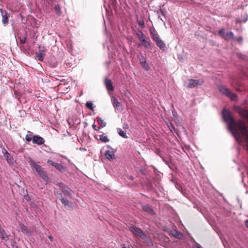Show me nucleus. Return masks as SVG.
I'll use <instances>...</instances> for the list:
<instances>
[{"label":"nucleus","mask_w":248,"mask_h":248,"mask_svg":"<svg viewBox=\"0 0 248 248\" xmlns=\"http://www.w3.org/2000/svg\"><path fill=\"white\" fill-rule=\"evenodd\" d=\"M105 157L109 160L115 159V155L112 151H107L105 153Z\"/></svg>","instance_id":"14"},{"label":"nucleus","mask_w":248,"mask_h":248,"mask_svg":"<svg viewBox=\"0 0 248 248\" xmlns=\"http://www.w3.org/2000/svg\"><path fill=\"white\" fill-rule=\"evenodd\" d=\"M168 126L171 132L175 131V127L172 123H170Z\"/></svg>","instance_id":"34"},{"label":"nucleus","mask_w":248,"mask_h":248,"mask_svg":"<svg viewBox=\"0 0 248 248\" xmlns=\"http://www.w3.org/2000/svg\"><path fill=\"white\" fill-rule=\"evenodd\" d=\"M130 179H131V180H133V179H134V177H133V176H131L130 177Z\"/></svg>","instance_id":"45"},{"label":"nucleus","mask_w":248,"mask_h":248,"mask_svg":"<svg viewBox=\"0 0 248 248\" xmlns=\"http://www.w3.org/2000/svg\"><path fill=\"white\" fill-rule=\"evenodd\" d=\"M47 163L48 164H50V165H51L53 166H54L56 163L55 162L52 161V160H49V159L47 160Z\"/></svg>","instance_id":"39"},{"label":"nucleus","mask_w":248,"mask_h":248,"mask_svg":"<svg viewBox=\"0 0 248 248\" xmlns=\"http://www.w3.org/2000/svg\"><path fill=\"white\" fill-rule=\"evenodd\" d=\"M0 12L1 13V15L2 17V23L5 25L8 23V14L6 11H5L4 14L3 13V10L2 9H0Z\"/></svg>","instance_id":"12"},{"label":"nucleus","mask_w":248,"mask_h":248,"mask_svg":"<svg viewBox=\"0 0 248 248\" xmlns=\"http://www.w3.org/2000/svg\"><path fill=\"white\" fill-rule=\"evenodd\" d=\"M97 121L99 124H100V126L101 128L106 126V123L104 122L100 117H97Z\"/></svg>","instance_id":"27"},{"label":"nucleus","mask_w":248,"mask_h":248,"mask_svg":"<svg viewBox=\"0 0 248 248\" xmlns=\"http://www.w3.org/2000/svg\"><path fill=\"white\" fill-rule=\"evenodd\" d=\"M105 86L108 91H112L114 90V87L112 85L111 81L109 79H105Z\"/></svg>","instance_id":"13"},{"label":"nucleus","mask_w":248,"mask_h":248,"mask_svg":"<svg viewBox=\"0 0 248 248\" xmlns=\"http://www.w3.org/2000/svg\"><path fill=\"white\" fill-rule=\"evenodd\" d=\"M15 94L16 95V98H17L18 100H19V95L18 93H17V91H15Z\"/></svg>","instance_id":"41"},{"label":"nucleus","mask_w":248,"mask_h":248,"mask_svg":"<svg viewBox=\"0 0 248 248\" xmlns=\"http://www.w3.org/2000/svg\"><path fill=\"white\" fill-rule=\"evenodd\" d=\"M36 57L38 61H42L45 56L44 48L39 46V53H36Z\"/></svg>","instance_id":"11"},{"label":"nucleus","mask_w":248,"mask_h":248,"mask_svg":"<svg viewBox=\"0 0 248 248\" xmlns=\"http://www.w3.org/2000/svg\"><path fill=\"white\" fill-rule=\"evenodd\" d=\"M202 83L203 81L202 80H195L193 79H189L187 87L189 88H193L198 86H200Z\"/></svg>","instance_id":"5"},{"label":"nucleus","mask_w":248,"mask_h":248,"mask_svg":"<svg viewBox=\"0 0 248 248\" xmlns=\"http://www.w3.org/2000/svg\"><path fill=\"white\" fill-rule=\"evenodd\" d=\"M93 128L94 130L98 131L99 130V129L101 128L100 126L98 127L96 125H95L94 124H93L92 125Z\"/></svg>","instance_id":"37"},{"label":"nucleus","mask_w":248,"mask_h":248,"mask_svg":"<svg viewBox=\"0 0 248 248\" xmlns=\"http://www.w3.org/2000/svg\"><path fill=\"white\" fill-rule=\"evenodd\" d=\"M171 234L178 239H182L183 237V234L176 230L172 231Z\"/></svg>","instance_id":"21"},{"label":"nucleus","mask_w":248,"mask_h":248,"mask_svg":"<svg viewBox=\"0 0 248 248\" xmlns=\"http://www.w3.org/2000/svg\"><path fill=\"white\" fill-rule=\"evenodd\" d=\"M61 202L63 204L65 207L71 208L72 207V202H69L66 199L64 198H60Z\"/></svg>","instance_id":"20"},{"label":"nucleus","mask_w":248,"mask_h":248,"mask_svg":"<svg viewBox=\"0 0 248 248\" xmlns=\"http://www.w3.org/2000/svg\"><path fill=\"white\" fill-rule=\"evenodd\" d=\"M141 45L143 46L145 48H150L151 47V44L150 43L149 38H147V39L145 38L140 41Z\"/></svg>","instance_id":"17"},{"label":"nucleus","mask_w":248,"mask_h":248,"mask_svg":"<svg viewBox=\"0 0 248 248\" xmlns=\"http://www.w3.org/2000/svg\"><path fill=\"white\" fill-rule=\"evenodd\" d=\"M112 103L113 104V105L114 107L116 108H119L122 107V104L121 103L119 102L117 99H116L115 97H113L111 98Z\"/></svg>","instance_id":"15"},{"label":"nucleus","mask_w":248,"mask_h":248,"mask_svg":"<svg viewBox=\"0 0 248 248\" xmlns=\"http://www.w3.org/2000/svg\"><path fill=\"white\" fill-rule=\"evenodd\" d=\"M129 230L137 238H140L143 240H147L148 238V236L144 233L141 229L134 225H131L129 227Z\"/></svg>","instance_id":"3"},{"label":"nucleus","mask_w":248,"mask_h":248,"mask_svg":"<svg viewBox=\"0 0 248 248\" xmlns=\"http://www.w3.org/2000/svg\"><path fill=\"white\" fill-rule=\"evenodd\" d=\"M32 142L34 144L41 145L44 143L45 140L39 136L34 135L32 137Z\"/></svg>","instance_id":"8"},{"label":"nucleus","mask_w":248,"mask_h":248,"mask_svg":"<svg viewBox=\"0 0 248 248\" xmlns=\"http://www.w3.org/2000/svg\"><path fill=\"white\" fill-rule=\"evenodd\" d=\"M55 194L57 197V198H59L60 199L62 198V194L60 191L56 192Z\"/></svg>","instance_id":"35"},{"label":"nucleus","mask_w":248,"mask_h":248,"mask_svg":"<svg viewBox=\"0 0 248 248\" xmlns=\"http://www.w3.org/2000/svg\"><path fill=\"white\" fill-rule=\"evenodd\" d=\"M138 23L139 25L142 28L145 27L144 22L143 20H138Z\"/></svg>","instance_id":"32"},{"label":"nucleus","mask_w":248,"mask_h":248,"mask_svg":"<svg viewBox=\"0 0 248 248\" xmlns=\"http://www.w3.org/2000/svg\"><path fill=\"white\" fill-rule=\"evenodd\" d=\"M6 157H7V160H8V158H9V157L8 155L6 156Z\"/></svg>","instance_id":"48"},{"label":"nucleus","mask_w":248,"mask_h":248,"mask_svg":"<svg viewBox=\"0 0 248 248\" xmlns=\"http://www.w3.org/2000/svg\"><path fill=\"white\" fill-rule=\"evenodd\" d=\"M25 139L27 141L29 142L32 140V137L31 134H27L25 136Z\"/></svg>","instance_id":"31"},{"label":"nucleus","mask_w":248,"mask_h":248,"mask_svg":"<svg viewBox=\"0 0 248 248\" xmlns=\"http://www.w3.org/2000/svg\"><path fill=\"white\" fill-rule=\"evenodd\" d=\"M117 132L119 135L124 138H127V136L126 134V132L122 130L121 128H118L117 129Z\"/></svg>","instance_id":"24"},{"label":"nucleus","mask_w":248,"mask_h":248,"mask_svg":"<svg viewBox=\"0 0 248 248\" xmlns=\"http://www.w3.org/2000/svg\"><path fill=\"white\" fill-rule=\"evenodd\" d=\"M86 106L89 109H90L92 110H93V104L92 102H87L86 103Z\"/></svg>","instance_id":"30"},{"label":"nucleus","mask_w":248,"mask_h":248,"mask_svg":"<svg viewBox=\"0 0 248 248\" xmlns=\"http://www.w3.org/2000/svg\"><path fill=\"white\" fill-rule=\"evenodd\" d=\"M222 117L236 140L239 144L245 142L248 151V130L245 123L240 120L236 121L230 112L226 109L222 112Z\"/></svg>","instance_id":"1"},{"label":"nucleus","mask_w":248,"mask_h":248,"mask_svg":"<svg viewBox=\"0 0 248 248\" xmlns=\"http://www.w3.org/2000/svg\"><path fill=\"white\" fill-rule=\"evenodd\" d=\"M0 237L3 240L8 239V235L6 234L5 231L0 227Z\"/></svg>","instance_id":"22"},{"label":"nucleus","mask_w":248,"mask_h":248,"mask_svg":"<svg viewBox=\"0 0 248 248\" xmlns=\"http://www.w3.org/2000/svg\"><path fill=\"white\" fill-rule=\"evenodd\" d=\"M29 162L30 163V165L32 169H34L44 180L47 182L48 180V177L44 171L43 168L40 165L36 164L31 158H30Z\"/></svg>","instance_id":"2"},{"label":"nucleus","mask_w":248,"mask_h":248,"mask_svg":"<svg viewBox=\"0 0 248 248\" xmlns=\"http://www.w3.org/2000/svg\"><path fill=\"white\" fill-rule=\"evenodd\" d=\"M193 248H202L201 246L200 245H199V244H198V243L195 244L194 245Z\"/></svg>","instance_id":"40"},{"label":"nucleus","mask_w":248,"mask_h":248,"mask_svg":"<svg viewBox=\"0 0 248 248\" xmlns=\"http://www.w3.org/2000/svg\"><path fill=\"white\" fill-rule=\"evenodd\" d=\"M128 127V125L127 124H124V125H123V128H127Z\"/></svg>","instance_id":"44"},{"label":"nucleus","mask_w":248,"mask_h":248,"mask_svg":"<svg viewBox=\"0 0 248 248\" xmlns=\"http://www.w3.org/2000/svg\"><path fill=\"white\" fill-rule=\"evenodd\" d=\"M100 140L104 143L108 142L109 141V139H108L107 136L105 134H103L100 136Z\"/></svg>","instance_id":"25"},{"label":"nucleus","mask_w":248,"mask_h":248,"mask_svg":"<svg viewBox=\"0 0 248 248\" xmlns=\"http://www.w3.org/2000/svg\"><path fill=\"white\" fill-rule=\"evenodd\" d=\"M142 208L144 211L148 213L151 215H153L155 213L153 209L148 204L143 205Z\"/></svg>","instance_id":"19"},{"label":"nucleus","mask_w":248,"mask_h":248,"mask_svg":"<svg viewBox=\"0 0 248 248\" xmlns=\"http://www.w3.org/2000/svg\"><path fill=\"white\" fill-rule=\"evenodd\" d=\"M54 9H55V12L56 13L60 16V14H61V7L59 5L57 4V5H56L55 6V8H54Z\"/></svg>","instance_id":"29"},{"label":"nucleus","mask_w":248,"mask_h":248,"mask_svg":"<svg viewBox=\"0 0 248 248\" xmlns=\"http://www.w3.org/2000/svg\"><path fill=\"white\" fill-rule=\"evenodd\" d=\"M235 40H237V41L240 43V44H242V42H243V37H239L238 38H235Z\"/></svg>","instance_id":"36"},{"label":"nucleus","mask_w":248,"mask_h":248,"mask_svg":"<svg viewBox=\"0 0 248 248\" xmlns=\"http://www.w3.org/2000/svg\"><path fill=\"white\" fill-rule=\"evenodd\" d=\"M20 231L25 234L30 235L32 232L33 230L31 228H29L23 224L20 225Z\"/></svg>","instance_id":"9"},{"label":"nucleus","mask_w":248,"mask_h":248,"mask_svg":"<svg viewBox=\"0 0 248 248\" xmlns=\"http://www.w3.org/2000/svg\"><path fill=\"white\" fill-rule=\"evenodd\" d=\"M155 42L156 43V46H158L160 49H161L163 51H164L166 49V45L165 44V43H164V42L161 39L158 40Z\"/></svg>","instance_id":"16"},{"label":"nucleus","mask_w":248,"mask_h":248,"mask_svg":"<svg viewBox=\"0 0 248 248\" xmlns=\"http://www.w3.org/2000/svg\"><path fill=\"white\" fill-rule=\"evenodd\" d=\"M245 226L247 228H248V220H247L245 222Z\"/></svg>","instance_id":"43"},{"label":"nucleus","mask_w":248,"mask_h":248,"mask_svg":"<svg viewBox=\"0 0 248 248\" xmlns=\"http://www.w3.org/2000/svg\"><path fill=\"white\" fill-rule=\"evenodd\" d=\"M218 90L223 94L227 96L231 100L233 101H236L237 100V95L235 94L232 93L229 89L226 88L225 87L222 85L219 86H218Z\"/></svg>","instance_id":"4"},{"label":"nucleus","mask_w":248,"mask_h":248,"mask_svg":"<svg viewBox=\"0 0 248 248\" xmlns=\"http://www.w3.org/2000/svg\"><path fill=\"white\" fill-rule=\"evenodd\" d=\"M141 66L146 70H148L150 68L148 64L146 62V60L144 62H142L140 63Z\"/></svg>","instance_id":"28"},{"label":"nucleus","mask_w":248,"mask_h":248,"mask_svg":"<svg viewBox=\"0 0 248 248\" xmlns=\"http://www.w3.org/2000/svg\"><path fill=\"white\" fill-rule=\"evenodd\" d=\"M138 39L140 41H141L142 39L145 38V36L141 31H139L137 33H136Z\"/></svg>","instance_id":"26"},{"label":"nucleus","mask_w":248,"mask_h":248,"mask_svg":"<svg viewBox=\"0 0 248 248\" xmlns=\"http://www.w3.org/2000/svg\"><path fill=\"white\" fill-rule=\"evenodd\" d=\"M139 60H140V63L142 62H144L146 60L145 57L143 55H141L139 57Z\"/></svg>","instance_id":"33"},{"label":"nucleus","mask_w":248,"mask_h":248,"mask_svg":"<svg viewBox=\"0 0 248 248\" xmlns=\"http://www.w3.org/2000/svg\"><path fill=\"white\" fill-rule=\"evenodd\" d=\"M248 20V15L246 13H244L241 18H237L236 22L237 23H241L242 22H246Z\"/></svg>","instance_id":"18"},{"label":"nucleus","mask_w":248,"mask_h":248,"mask_svg":"<svg viewBox=\"0 0 248 248\" xmlns=\"http://www.w3.org/2000/svg\"><path fill=\"white\" fill-rule=\"evenodd\" d=\"M150 33L152 39L155 42L160 39L159 34L155 28H151L150 30Z\"/></svg>","instance_id":"10"},{"label":"nucleus","mask_w":248,"mask_h":248,"mask_svg":"<svg viewBox=\"0 0 248 248\" xmlns=\"http://www.w3.org/2000/svg\"><path fill=\"white\" fill-rule=\"evenodd\" d=\"M236 111L242 118H246L248 121V111L240 107H237L235 108Z\"/></svg>","instance_id":"7"},{"label":"nucleus","mask_w":248,"mask_h":248,"mask_svg":"<svg viewBox=\"0 0 248 248\" xmlns=\"http://www.w3.org/2000/svg\"><path fill=\"white\" fill-rule=\"evenodd\" d=\"M241 54H238V57H240V58L241 57Z\"/></svg>","instance_id":"46"},{"label":"nucleus","mask_w":248,"mask_h":248,"mask_svg":"<svg viewBox=\"0 0 248 248\" xmlns=\"http://www.w3.org/2000/svg\"><path fill=\"white\" fill-rule=\"evenodd\" d=\"M113 3H116V0H114V1H113Z\"/></svg>","instance_id":"47"},{"label":"nucleus","mask_w":248,"mask_h":248,"mask_svg":"<svg viewBox=\"0 0 248 248\" xmlns=\"http://www.w3.org/2000/svg\"><path fill=\"white\" fill-rule=\"evenodd\" d=\"M48 238H49V239L51 242H52V241H53V237H52V236H51V235H49V236H48Z\"/></svg>","instance_id":"42"},{"label":"nucleus","mask_w":248,"mask_h":248,"mask_svg":"<svg viewBox=\"0 0 248 248\" xmlns=\"http://www.w3.org/2000/svg\"><path fill=\"white\" fill-rule=\"evenodd\" d=\"M26 40V38L25 37H23L22 38H20V43L22 44L25 43Z\"/></svg>","instance_id":"38"},{"label":"nucleus","mask_w":248,"mask_h":248,"mask_svg":"<svg viewBox=\"0 0 248 248\" xmlns=\"http://www.w3.org/2000/svg\"><path fill=\"white\" fill-rule=\"evenodd\" d=\"M54 167L61 172H63L65 170V167L63 166L62 165L56 163Z\"/></svg>","instance_id":"23"},{"label":"nucleus","mask_w":248,"mask_h":248,"mask_svg":"<svg viewBox=\"0 0 248 248\" xmlns=\"http://www.w3.org/2000/svg\"><path fill=\"white\" fill-rule=\"evenodd\" d=\"M219 33L225 39L230 40L233 38V33L232 31H225L223 29L219 31Z\"/></svg>","instance_id":"6"}]
</instances>
